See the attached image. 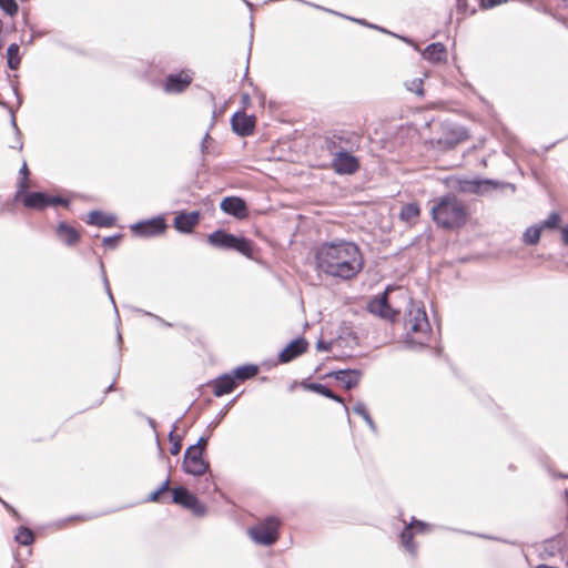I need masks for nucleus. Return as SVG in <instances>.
<instances>
[{
    "label": "nucleus",
    "mask_w": 568,
    "mask_h": 568,
    "mask_svg": "<svg viewBox=\"0 0 568 568\" xmlns=\"http://www.w3.org/2000/svg\"><path fill=\"white\" fill-rule=\"evenodd\" d=\"M404 308V327L412 339L422 343L430 332L424 306L412 300L407 292L387 288L382 296L368 303V311L390 322H395Z\"/></svg>",
    "instance_id": "obj_1"
},
{
    "label": "nucleus",
    "mask_w": 568,
    "mask_h": 568,
    "mask_svg": "<svg viewBox=\"0 0 568 568\" xmlns=\"http://www.w3.org/2000/svg\"><path fill=\"white\" fill-rule=\"evenodd\" d=\"M314 263L316 270L326 276L351 281L363 271L365 261L355 242L335 239L324 241L315 248Z\"/></svg>",
    "instance_id": "obj_2"
},
{
    "label": "nucleus",
    "mask_w": 568,
    "mask_h": 568,
    "mask_svg": "<svg viewBox=\"0 0 568 568\" xmlns=\"http://www.w3.org/2000/svg\"><path fill=\"white\" fill-rule=\"evenodd\" d=\"M430 215L438 227L454 231L467 224L469 210L464 201L455 195L448 194L434 201Z\"/></svg>",
    "instance_id": "obj_3"
},
{
    "label": "nucleus",
    "mask_w": 568,
    "mask_h": 568,
    "mask_svg": "<svg viewBox=\"0 0 568 568\" xmlns=\"http://www.w3.org/2000/svg\"><path fill=\"white\" fill-rule=\"evenodd\" d=\"M248 379V363H245L231 373L223 374L212 381L209 386L212 388L213 394L216 397L230 394L241 383Z\"/></svg>",
    "instance_id": "obj_4"
},
{
    "label": "nucleus",
    "mask_w": 568,
    "mask_h": 568,
    "mask_svg": "<svg viewBox=\"0 0 568 568\" xmlns=\"http://www.w3.org/2000/svg\"><path fill=\"white\" fill-rule=\"evenodd\" d=\"M207 243L215 248L236 251L248 257V240L244 236H237L220 229L207 236Z\"/></svg>",
    "instance_id": "obj_5"
},
{
    "label": "nucleus",
    "mask_w": 568,
    "mask_h": 568,
    "mask_svg": "<svg viewBox=\"0 0 568 568\" xmlns=\"http://www.w3.org/2000/svg\"><path fill=\"white\" fill-rule=\"evenodd\" d=\"M281 520L277 517H266L251 528V538L260 545L271 546L278 540Z\"/></svg>",
    "instance_id": "obj_6"
},
{
    "label": "nucleus",
    "mask_w": 568,
    "mask_h": 568,
    "mask_svg": "<svg viewBox=\"0 0 568 568\" xmlns=\"http://www.w3.org/2000/svg\"><path fill=\"white\" fill-rule=\"evenodd\" d=\"M468 139L469 134L465 128L453 123H445L442 124L440 133L434 140V143L440 150H450Z\"/></svg>",
    "instance_id": "obj_7"
},
{
    "label": "nucleus",
    "mask_w": 568,
    "mask_h": 568,
    "mask_svg": "<svg viewBox=\"0 0 568 568\" xmlns=\"http://www.w3.org/2000/svg\"><path fill=\"white\" fill-rule=\"evenodd\" d=\"M362 135L356 132L335 133L325 139V149L328 152L336 151H358L361 148Z\"/></svg>",
    "instance_id": "obj_8"
},
{
    "label": "nucleus",
    "mask_w": 568,
    "mask_h": 568,
    "mask_svg": "<svg viewBox=\"0 0 568 568\" xmlns=\"http://www.w3.org/2000/svg\"><path fill=\"white\" fill-rule=\"evenodd\" d=\"M328 153L332 156L329 168L338 175H353L361 169L359 159L351 151Z\"/></svg>",
    "instance_id": "obj_9"
},
{
    "label": "nucleus",
    "mask_w": 568,
    "mask_h": 568,
    "mask_svg": "<svg viewBox=\"0 0 568 568\" xmlns=\"http://www.w3.org/2000/svg\"><path fill=\"white\" fill-rule=\"evenodd\" d=\"M172 503L191 510L196 517H202L206 514V507L184 486H178L172 489Z\"/></svg>",
    "instance_id": "obj_10"
},
{
    "label": "nucleus",
    "mask_w": 568,
    "mask_h": 568,
    "mask_svg": "<svg viewBox=\"0 0 568 568\" xmlns=\"http://www.w3.org/2000/svg\"><path fill=\"white\" fill-rule=\"evenodd\" d=\"M204 453L187 447L184 452L182 469L192 476H202L206 474L210 463L204 459Z\"/></svg>",
    "instance_id": "obj_11"
},
{
    "label": "nucleus",
    "mask_w": 568,
    "mask_h": 568,
    "mask_svg": "<svg viewBox=\"0 0 568 568\" xmlns=\"http://www.w3.org/2000/svg\"><path fill=\"white\" fill-rule=\"evenodd\" d=\"M168 225L164 217L156 216L150 220L140 221L131 226V230L139 236L150 237L162 234Z\"/></svg>",
    "instance_id": "obj_12"
},
{
    "label": "nucleus",
    "mask_w": 568,
    "mask_h": 568,
    "mask_svg": "<svg viewBox=\"0 0 568 568\" xmlns=\"http://www.w3.org/2000/svg\"><path fill=\"white\" fill-rule=\"evenodd\" d=\"M308 349V342L304 337H298L288 343L278 354V362L282 364L290 363Z\"/></svg>",
    "instance_id": "obj_13"
},
{
    "label": "nucleus",
    "mask_w": 568,
    "mask_h": 568,
    "mask_svg": "<svg viewBox=\"0 0 568 568\" xmlns=\"http://www.w3.org/2000/svg\"><path fill=\"white\" fill-rule=\"evenodd\" d=\"M427 529V524L413 520L408 524L400 534V541L404 548L410 554H415L417 549V545L414 541V532H424Z\"/></svg>",
    "instance_id": "obj_14"
},
{
    "label": "nucleus",
    "mask_w": 568,
    "mask_h": 568,
    "mask_svg": "<svg viewBox=\"0 0 568 568\" xmlns=\"http://www.w3.org/2000/svg\"><path fill=\"white\" fill-rule=\"evenodd\" d=\"M220 209L234 217L243 219L247 215V205L245 200L237 196H226L220 203Z\"/></svg>",
    "instance_id": "obj_15"
},
{
    "label": "nucleus",
    "mask_w": 568,
    "mask_h": 568,
    "mask_svg": "<svg viewBox=\"0 0 568 568\" xmlns=\"http://www.w3.org/2000/svg\"><path fill=\"white\" fill-rule=\"evenodd\" d=\"M200 222L197 211L181 212L174 217L173 226L181 233H191Z\"/></svg>",
    "instance_id": "obj_16"
},
{
    "label": "nucleus",
    "mask_w": 568,
    "mask_h": 568,
    "mask_svg": "<svg viewBox=\"0 0 568 568\" xmlns=\"http://www.w3.org/2000/svg\"><path fill=\"white\" fill-rule=\"evenodd\" d=\"M328 376L341 382L346 390H351L358 386L362 378V372L357 369L336 371L329 373Z\"/></svg>",
    "instance_id": "obj_17"
},
{
    "label": "nucleus",
    "mask_w": 568,
    "mask_h": 568,
    "mask_svg": "<svg viewBox=\"0 0 568 568\" xmlns=\"http://www.w3.org/2000/svg\"><path fill=\"white\" fill-rule=\"evenodd\" d=\"M191 77L183 72L169 74L164 83V90L168 93H181L191 84Z\"/></svg>",
    "instance_id": "obj_18"
},
{
    "label": "nucleus",
    "mask_w": 568,
    "mask_h": 568,
    "mask_svg": "<svg viewBox=\"0 0 568 568\" xmlns=\"http://www.w3.org/2000/svg\"><path fill=\"white\" fill-rule=\"evenodd\" d=\"M21 197L27 209L41 211L49 206V194L42 191L28 192L27 190Z\"/></svg>",
    "instance_id": "obj_19"
},
{
    "label": "nucleus",
    "mask_w": 568,
    "mask_h": 568,
    "mask_svg": "<svg viewBox=\"0 0 568 568\" xmlns=\"http://www.w3.org/2000/svg\"><path fill=\"white\" fill-rule=\"evenodd\" d=\"M57 236L68 246H73L80 241V233L65 222H60L55 230Z\"/></svg>",
    "instance_id": "obj_20"
},
{
    "label": "nucleus",
    "mask_w": 568,
    "mask_h": 568,
    "mask_svg": "<svg viewBox=\"0 0 568 568\" xmlns=\"http://www.w3.org/2000/svg\"><path fill=\"white\" fill-rule=\"evenodd\" d=\"M423 55L426 60L434 63L444 62L447 59L446 48L443 43L439 42L430 43L427 45L423 52Z\"/></svg>",
    "instance_id": "obj_21"
},
{
    "label": "nucleus",
    "mask_w": 568,
    "mask_h": 568,
    "mask_svg": "<svg viewBox=\"0 0 568 568\" xmlns=\"http://www.w3.org/2000/svg\"><path fill=\"white\" fill-rule=\"evenodd\" d=\"M420 212L418 203H407L402 206L399 219L409 225H416L419 220Z\"/></svg>",
    "instance_id": "obj_22"
},
{
    "label": "nucleus",
    "mask_w": 568,
    "mask_h": 568,
    "mask_svg": "<svg viewBox=\"0 0 568 568\" xmlns=\"http://www.w3.org/2000/svg\"><path fill=\"white\" fill-rule=\"evenodd\" d=\"M232 130L241 135H248V115L245 113V110L237 111L233 114L231 119Z\"/></svg>",
    "instance_id": "obj_23"
},
{
    "label": "nucleus",
    "mask_w": 568,
    "mask_h": 568,
    "mask_svg": "<svg viewBox=\"0 0 568 568\" xmlns=\"http://www.w3.org/2000/svg\"><path fill=\"white\" fill-rule=\"evenodd\" d=\"M303 388L306 389V390H311V392H314V393H317L320 395H323L329 399H333L337 403H341V404H344V399L336 395L334 392H332L328 387H326L325 385L323 384H320V383H303L302 384Z\"/></svg>",
    "instance_id": "obj_24"
},
{
    "label": "nucleus",
    "mask_w": 568,
    "mask_h": 568,
    "mask_svg": "<svg viewBox=\"0 0 568 568\" xmlns=\"http://www.w3.org/2000/svg\"><path fill=\"white\" fill-rule=\"evenodd\" d=\"M87 222L99 227H110L115 224V217L112 215H105L100 211H92L90 212Z\"/></svg>",
    "instance_id": "obj_25"
},
{
    "label": "nucleus",
    "mask_w": 568,
    "mask_h": 568,
    "mask_svg": "<svg viewBox=\"0 0 568 568\" xmlns=\"http://www.w3.org/2000/svg\"><path fill=\"white\" fill-rule=\"evenodd\" d=\"M452 186L462 193H478L481 183L476 180L453 179Z\"/></svg>",
    "instance_id": "obj_26"
},
{
    "label": "nucleus",
    "mask_w": 568,
    "mask_h": 568,
    "mask_svg": "<svg viewBox=\"0 0 568 568\" xmlns=\"http://www.w3.org/2000/svg\"><path fill=\"white\" fill-rule=\"evenodd\" d=\"M19 174L21 176L18 182V189L14 194V200L21 199L22 194L26 193V191L29 187L28 180L30 172L26 162H23L22 166L20 168Z\"/></svg>",
    "instance_id": "obj_27"
},
{
    "label": "nucleus",
    "mask_w": 568,
    "mask_h": 568,
    "mask_svg": "<svg viewBox=\"0 0 568 568\" xmlns=\"http://www.w3.org/2000/svg\"><path fill=\"white\" fill-rule=\"evenodd\" d=\"M19 45L11 43L7 49V64L11 70H17L20 65Z\"/></svg>",
    "instance_id": "obj_28"
},
{
    "label": "nucleus",
    "mask_w": 568,
    "mask_h": 568,
    "mask_svg": "<svg viewBox=\"0 0 568 568\" xmlns=\"http://www.w3.org/2000/svg\"><path fill=\"white\" fill-rule=\"evenodd\" d=\"M541 232L539 224L530 226L525 231L523 240L528 245H536L540 240Z\"/></svg>",
    "instance_id": "obj_29"
},
{
    "label": "nucleus",
    "mask_w": 568,
    "mask_h": 568,
    "mask_svg": "<svg viewBox=\"0 0 568 568\" xmlns=\"http://www.w3.org/2000/svg\"><path fill=\"white\" fill-rule=\"evenodd\" d=\"M14 540L23 546H29L34 541V534L31 529L21 526L14 536Z\"/></svg>",
    "instance_id": "obj_30"
},
{
    "label": "nucleus",
    "mask_w": 568,
    "mask_h": 568,
    "mask_svg": "<svg viewBox=\"0 0 568 568\" xmlns=\"http://www.w3.org/2000/svg\"><path fill=\"white\" fill-rule=\"evenodd\" d=\"M178 429V422L173 424L170 433L169 440L171 443L170 453L171 455H178L182 449V438L176 435L175 432Z\"/></svg>",
    "instance_id": "obj_31"
},
{
    "label": "nucleus",
    "mask_w": 568,
    "mask_h": 568,
    "mask_svg": "<svg viewBox=\"0 0 568 568\" xmlns=\"http://www.w3.org/2000/svg\"><path fill=\"white\" fill-rule=\"evenodd\" d=\"M561 215L558 212H551L546 220L539 223L541 230H559Z\"/></svg>",
    "instance_id": "obj_32"
},
{
    "label": "nucleus",
    "mask_w": 568,
    "mask_h": 568,
    "mask_svg": "<svg viewBox=\"0 0 568 568\" xmlns=\"http://www.w3.org/2000/svg\"><path fill=\"white\" fill-rule=\"evenodd\" d=\"M456 10L460 16V19L473 16L476 13V9L469 6L468 0H456Z\"/></svg>",
    "instance_id": "obj_33"
},
{
    "label": "nucleus",
    "mask_w": 568,
    "mask_h": 568,
    "mask_svg": "<svg viewBox=\"0 0 568 568\" xmlns=\"http://www.w3.org/2000/svg\"><path fill=\"white\" fill-rule=\"evenodd\" d=\"M354 413L359 415L361 417L364 418V420L368 424V426L375 430V424L371 417V414L367 410L366 406L363 404V403H357L354 408H353Z\"/></svg>",
    "instance_id": "obj_34"
},
{
    "label": "nucleus",
    "mask_w": 568,
    "mask_h": 568,
    "mask_svg": "<svg viewBox=\"0 0 568 568\" xmlns=\"http://www.w3.org/2000/svg\"><path fill=\"white\" fill-rule=\"evenodd\" d=\"M0 8L10 17L18 13L19 7L16 0H0Z\"/></svg>",
    "instance_id": "obj_35"
},
{
    "label": "nucleus",
    "mask_w": 568,
    "mask_h": 568,
    "mask_svg": "<svg viewBox=\"0 0 568 568\" xmlns=\"http://www.w3.org/2000/svg\"><path fill=\"white\" fill-rule=\"evenodd\" d=\"M170 486V476L166 477V479L162 483V485L154 490L150 496L148 497V501L158 503L160 501V496L169 490Z\"/></svg>",
    "instance_id": "obj_36"
},
{
    "label": "nucleus",
    "mask_w": 568,
    "mask_h": 568,
    "mask_svg": "<svg viewBox=\"0 0 568 568\" xmlns=\"http://www.w3.org/2000/svg\"><path fill=\"white\" fill-rule=\"evenodd\" d=\"M121 239H122L121 233L112 235V236H106L102 240V245L106 248L114 250L119 245Z\"/></svg>",
    "instance_id": "obj_37"
},
{
    "label": "nucleus",
    "mask_w": 568,
    "mask_h": 568,
    "mask_svg": "<svg viewBox=\"0 0 568 568\" xmlns=\"http://www.w3.org/2000/svg\"><path fill=\"white\" fill-rule=\"evenodd\" d=\"M100 268H101V273H102V280H103V284H104V288L112 302L113 305H115V301L113 298V295H112V292H111V288H110V283H109V280L106 277V273H105V268H104V264L102 261H100ZM116 308V306H114Z\"/></svg>",
    "instance_id": "obj_38"
},
{
    "label": "nucleus",
    "mask_w": 568,
    "mask_h": 568,
    "mask_svg": "<svg viewBox=\"0 0 568 568\" xmlns=\"http://www.w3.org/2000/svg\"><path fill=\"white\" fill-rule=\"evenodd\" d=\"M49 206H57V205H63L64 207H69L70 201L61 197L59 195H50L49 194Z\"/></svg>",
    "instance_id": "obj_39"
},
{
    "label": "nucleus",
    "mask_w": 568,
    "mask_h": 568,
    "mask_svg": "<svg viewBox=\"0 0 568 568\" xmlns=\"http://www.w3.org/2000/svg\"><path fill=\"white\" fill-rule=\"evenodd\" d=\"M209 444V436H201L197 442L190 447L205 454Z\"/></svg>",
    "instance_id": "obj_40"
},
{
    "label": "nucleus",
    "mask_w": 568,
    "mask_h": 568,
    "mask_svg": "<svg viewBox=\"0 0 568 568\" xmlns=\"http://www.w3.org/2000/svg\"><path fill=\"white\" fill-rule=\"evenodd\" d=\"M480 1V8L484 10L491 9L494 7L500 6L503 3H506L508 0H479Z\"/></svg>",
    "instance_id": "obj_41"
},
{
    "label": "nucleus",
    "mask_w": 568,
    "mask_h": 568,
    "mask_svg": "<svg viewBox=\"0 0 568 568\" xmlns=\"http://www.w3.org/2000/svg\"><path fill=\"white\" fill-rule=\"evenodd\" d=\"M213 143V139L210 136V134L206 132L202 139V142H201V153L204 155V154H209L210 153V150H209V146L210 144Z\"/></svg>",
    "instance_id": "obj_42"
},
{
    "label": "nucleus",
    "mask_w": 568,
    "mask_h": 568,
    "mask_svg": "<svg viewBox=\"0 0 568 568\" xmlns=\"http://www.w3.org/2000/svg\"><path fill=\"white\" fill-rule=\"evenodd\" d=\"M561 235V242L564 245L568 246V223L559 229Z\"/></svg>",
    "instance_id": "obj_43"
},
{
    "label": "nucleus",
    "mask_w": 568,
    "mask_h": 568,
    "mask_svg": "<svg viewBox=\"0 0 568 568\" xmlns=\"http://www.w3.org/2000/svg\"><path fill=\"white\" fill-rule=\"evenodd\" d=\"M331 343L320 339L316 343V349L320 352H327L331 349Z\"/></svg>",
    "instance_id": "obj_44"
},
{
    "label": "nucleus",
    "mask_w": 568,
    "mask_h": 568,
    "mask_svg": "<svg viewBox=\"0 0 568 568\" xmlns=\"http://www.w3.org/2000/svg\"><path fill=\"white\" fill-rule=\"evenodd\" d=\"M0 503L8 509L10 510L12 514L17 515V511L13 507H11L8 503H6L4 500H0Z\"/></svg>",
    "instance_id": "obj_45"
},
{
    "label": "nucleus",
    "mask_w": 568,
    "mask_h": 568,
    "mask_svg": "<svg viewBox=\"0 0 568 568\" xmlns=\"http://www.w3.org/2000/svg\"><path fill=\"white\" fill-rule=\"evenodd\" d=\"M250 372H251V378H253L257 374L258 367L255 365H251Z\"/></svg>",
    "instance_id": "obj_46"
},
{
    "label": "nucleus",
    "mask_w": 568,
    "mask_h": 568,
    "mask_svg": "<svg viewBox=\"0 0 568 568\" xmlns=\"http://www.w3.org/2000/svg\"><path fill=\"white\" fill-rule=\"evenodd\" d=\"M254 94L260 99L261 104L264 103V97L257 90L254 89Z\"/></svg>",
    "instance_id": "obj_47"
},
{
    "label": "nucleus",
    "mask_w": 568,
    "mask_h": 568,
    "mask_svg": "<svg viewBox=\"0 0 568 568\" xmlns=\"http://www.w3.org/2000/svg\"><path fill=\"white\" fill-rule=\"evenodd\" d=\"M242 102L244 105H246L248 103V93H243L242 94Z\"/></svg>",
    "instance_id": "obj_48"
},
{
    "label": "nucleus",
    "mask_w": 568,
    "mask_h": 568,
    "mask_svg": "<svg viewBox=\"0 0 568 568\" xmlns=\"http://www.w3.org/2000/svg\"><path fill=\"white\" fill-rule=\"evenodd\" d=\"M250 125H251V134L253 133V129L255 126V118L253 115H251V122H250Z\"/></svg>",
    "instance_id": "obj_49"
},
{
    "label": "nucleus",
    "mask_w": 568,
    "mask_h": 568,
    "mask_svg": "<svg viewBox=\"0 0 568 568\" xmlns=\"http://www.w3.org/2000/svg\"><path fill=\"white\" fill-rule=\"evenodd\" d=\"M11 125L14 128V130L17 131V133H19V129H18V126H17V122H16L14 116H12Z\"/></svg>",
    "instance_id": "obj_50"
},
{
    "label": "nucleus",
    "mask_w": 568,
    "mask_h": 568,
    "mask_svg": "<svg viewBox=\"0 0 568 568\" xmlns=\"http://www.w3.org/2000/svg\"><path fill=\"white\" fill-rule=\"evenodd\" d=\"M248 72H251V69H248V61L246 62V67H245V71H244V77H248Z\"/></svg>",
    "instance_id": "obj_51"
},
{
    "label": "nucleus",
    "mask_w": 568,
    "mask_h": 568,
    "mask_svg": "<svg viewBox=\"0 0 568 568\" xmlns=\"http://www.w3.org/2000/svg\"><path fill=\"white\" fill-rule=\"evenodd\" d=\"M248 72H251V69H248V61L246 62V67H245V71H244V77H248Z\"/></svg>",
    "instance_id": "obj_52"
},
{
    "label": "nucleus",
    "mask_w": 568,
    "mask_h": 568,
    "mask_svg": "<svg viewBox=\"0 0 568 568\" xmlns=\"http://www.w3.org/2000/svg\"><path fill=\"white\" fill-rule=\"evenodd\" d=\"M113 389H114V383L110 384V385L106 387L105 393H109V392H111V390H113Z\"/></svg>",
    "instance_id": "obj_53"
},
{
    "label": "nucleus",
    "mask_w": 568,
    "mask_h": 568,
    "mask_svg": "<svg viewBox=\"0 0 568 568\" xmlns=\"http://www.w3.org/2000/svg\"><path fill=\"white\" fill-rule=\"evenodd\" d=\"M204 481L207 484H212L214 486V490H216L215 484L209 477H205Z\"/></svg>",
    "instance_id": "obj_54"
},
{
    "label": "nucleus",
    "mask_w": 568,
    "mask_h": 568,
    "mask_svg": "<svg viewBox=\"0 0 568 568\" xmlns=\"http://www.w3.org/2000/svg\"><path fill=\"white\" fill-rule=\"evenodd\" d=\"M118 339H119L120 342L122 341L121 334H118Z\"/></svg>",
    "instance_id": "obj_55"
},
{
    "label": "nucleus",
    "mask_w": 568,
    "mask_h": 568,
    "mask_svg": "<svg viewBox=\"0 0 568 568\" xmlns=\"http://www.w3.org/2000/svg\"><path fill=\"white\" fill-rule=\"evenodd\" d=\"M562 1H564V2L566 3V6L568 7V0H562Z\"/></svg>",
    "instance_id": "obj_56"
},
{
    "label": "nucleus",
    "mask_w": 568,
    "mask_h": 568,
    "mask_svg": "<svg viewBox=\"0 0 568 568\" xmlns=\"http://www.w3.org/2000/svg\"><path fill=\"white\" fill-rule=\"evenodd\" d=\"M243 1L245 2V4H247V6H248V0H243Z\"/></svg>",
    "instance_id": "obj_57"
}]
</instances>
